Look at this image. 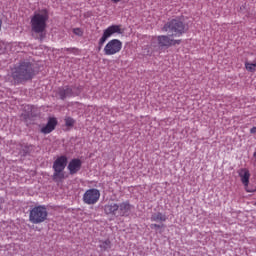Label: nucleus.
I'll use <instances>...</instances> for the list:
<instances>
[{"instance_id":"nucleus-1","label":"nucleus","mask_w":256,"mask_h":256,"mask_svg":"<svg viewBox=\"0 0 256 256\" xmlns=\"http://www.w3.org/2000/svg\"><path fill=\"white\" fill-rule=\"evenodd\" d=\"M35 75V69L31 62H21L12 71V78L15 83H23L25 81H30Z\"/></svg>"},{"instance_id":"nucleus-2","label":"nucleus","mask_w":256,"mask_h":256,"mask_svg":"<svg viewBox=\"0 0 256 256\" xmlns=\"http://www.w3.org/2000/svg\"><path fill=\"white\" fill-rule=\"evenodd\" d=\"M132 207L133 206L129 201H125L120 204L109 202L104 206V213L111 217H127L129 213H131Z\"/></svg>"},{"instance_id":"nucleus-3","label":"nucleus","mask_w":256,"mask_h":256,"mask_svg":"<svg viewBox=\"0 0 256 256\" xmlns=\"http://www.w3.org/2000/svg\"><path fill=\"white\" fill-rule=\"evenodd\" d=\"M47 21H49V12L43 9L39 12H35L30 20L32 33L42 35L47 29Z\"/></svg>"},{"instance_id":"nucleus-4","label":"nucleus","mask_w":256,"mask_h":256,"mask_svg":"<svg viewBox=\"0 0 256 256\" xmlns=\"http://www.w3.org/2000/svg\"><path fill=\"white\" fill-rule=\"evenodd\" d=\"M187 26L180 18H174L164 24L162 31L169 34L170 37H181L185 33Z\"/></svg>"},{"instance_id":"nucleus-5","label":"nucleus","mask_w":256,"mask_h":256,"mask_svg":"<svg viewBox=\"0 0 256 256\" xmlns=\"http://www.w3.org/2000/svg\"><path fill=\"white\" fill-rule=\"evenodd\" d=\"M48 215L47 207L43 205L35 206L30 210L29 221L34 225H39V223H45L47 221Z\"/></svg>"},{"instance_id":"nucleus-6","label":"nucleus","mask_w":256,"mask_h":256,"mask_svg":"<svg viewBox=\"0 0 256 256\" xmlns=\"http://www.w3.org/2000/svg\"><path fill=\"white\" fill-rule=\"evenodd\" d=\"M121 35L123 33V30H121V25H111L107 29L104 30L102 37L98 41V47L101 49L103 45H105V42L109 37H113V35Z\"/></svg>"},{"instance_id":"nucleus-7","label":"nucleus","mask_w":256,"mask_h":256,"mask_svg":"<svg viewBox=\"0 0 256 256\" xmlns=\"http://www.w3.org/2000/svg\"><path fill=\"white\" fill-rule=\"evenodd\" d=\"M101 198V192L97 188H90L83 194V203L86 205H95Z\"/></svg>"},{"instance_id":"nucleus-8","label":"nucleus","mask_w":256,"mask_h":256,"mask_svg":"<svg viewBox=\"0 0 256 256\" xmlns=\"http://www.w3.org/2000/svg\"><path fill=\"white\" fill-rule=\"evenodd\" d=\"M121 49H123V42L119 39H112L105 45L104 55H117V53H121Z\"/></svg>"},{"instance_id":"nucleus-9","label":"nucleus","mask_w":256,"mask_h":256,"mask_svg":"<svg viewBox=\"0 0 256 256\" xmlns=\"http://www.w3.org/2000/svg\"><path fill=\"white\" fill-rule=\"evenodd\" d=\"M156 39L160 47H173L175 45H181V40L172 39L171 35H160L156 37Z\"/></svg>"},{"instance_id":"nucleus-10","label":"nucleus","mask_w":256,"mask_h":256,"mask_svg":"<svg viewBox=\"0 0 256 256\" xmlns=\"http://www.w3.org/2000/svg\"><path fill=\"white\" fill-rule=\"evenodd\" d=\"M56 127H57V118L51 117L48 119L47 124L43 126L40 131L44 135H49V133H53V131H55Z\"/></svg>"},{"instance_id":"nucleus-11","label":"nucleus","mask_w":256,"mask_h":256,"mask_svg":"<svg viewBox=\"0 0 256 256\" xmlns=\"http://www.w3.org/2000/svg\"><path fill=\"white\" fill-rule=\"evenodd\" d=\"M66 167H67V156H60L53 163L54 171H65Z\"/></svg>"},{"instance_id":"nucleus-12","label":"nucleus","mask_w":256,"mask_h":256,"mask_svg":"<svg viewBox=\"0 0 256 256\" xmlns=\"http://www.w3.org/2000/svg\"><path fill=\"white\" fill-rule=\"evenodd\" d=\"M82 162L79 159H72L68 164V171L70 175H75V173L81 170Z\"/></svg>"},{"instance_id":"nucleus-13","label":"nucleus","mask_w":256,"mask_h":256,"mask_svg":"<svg viewBox=\"0 0 256 256\" xmlns=\"http://www.w3.org/2000/svg\"><path fill=\"white\" fill-rule=\"evenodd\" d=\"M238 174L244 187L246 188L249 187V179L251 177V173H249V169L242 168L239 170Z\"/></svg>"},{"instance_id":"nucleus-14","label":"nucleus","mask_w":256,"mask_h":256,"mask_svg":"<svg viewBox=\"0 0 256 256\" xmlns=\"http://www.w3.org/2000/svg\"><path fill=\"white\" fill-rule=\"evenodd\" d=\"M58 95L60 99L65 100L67 97H74L75 95L73 94V89H71L69 86L65 88H60L58 91Z\"/></svg>"},{"instance_id":"nucleus-15","label":"nucleus","mask_w":256,"mask_h":256,"mask_svg":"<svg viewBox=\"0 0 256 256\" xmlns=\"http://www.w3.org/2000/svg\"><path fill=\"white\" fill-rule=\"evenodd\" d=\"M52 179L55 181V183H63V179H65V172L54 170Z\"/></svg>"},{"instance_id":"nucleus-16","label":"nucleus","mask_w":256,"mask_h":256,"mask_svg":"<svg viewBox=\"0 0 256 256\" xmlns=\"http://www.w3.org/2000/svg\"><path fill=\"white\" fill-rule=\"evenodd\" d=\"M150 219H151V221L165 222V221H167V216L161 212H158L156 214H153Z\"/></svg>"},{"instance_id":"nucleus-17","label":"nucleus","mask_w":256,"mask_h":256,"mask_svg":"<svg viewBox=\"0 0 256 256\" xmlns=\"http://www.w3.org/2000/svg\"><path fill=\"white\" fill-rule=\"evenodd\" d=\"M245 68L250 72V73H255L256 71V60L254 62H245Z\"/></svg>"},{"instance_id":"nucleus-18","label":"nucleus","mask_w":256,"mask_h":256,"mask_svg":"<svg viewBox=\"0 0 256 256\" xmlns=\"http://www.w3.org/2000/svg\"><path fill=\"white\" fill-rule=\"evenodd\" d=\"M66 127H73L75 125V120L71 117L65 118Z\"/></svg>"},{"instance_id":"nucleus-19","label":"nucleus","mask_w":256,"mask_h":256,"mask_svg":"<svg viewBox=\"0 0 256 256\" xmlns=\"http://www.w3.org/2000/svg\"><path fill=\"white\" fill-rule=\"evenodd\" d=\"M62 51H67L68 53H73V55H79V49L77 48H64Z\"/></svg>"},{"instance_id":"nucleus-20","label":"nucleus","mask_w":256,"mask_h":256,"mask_svg":"<svg viewBox=\"0 0 256 256\" xmlns=\"http://www.w3.org/2000/svg\"><path fill=\"white\" fill-rule=\"evenodd\" d=\"M73 33H74V35H77L78 37H83V30H81V28H74Z\"/></svg>"},{"instance_id":"nucleus-21","label":"nucleus","mask_w":256,"mask_h":256,"mask_svg":"<svg viewBox=\"0 0 256 256\" xmlns=\"http://www.w3.org/2000/svg\"><path fill=\"white\" fill-rule=\"evenodd\" d=\"M101 247H104L105 249H109V247H111V241L106 240L105 242H103V245H101Z\"/></svg>"},{"instance_id":"nucleus-22","label":"nucleus","mask_w":256,"mask_h":256,"mask_svg":"<svg viewBox=\"0 0 256 256\" xmlns=\"http://www.w3.org/2000/svg\"><path fill=\"white\" fill-rule=\"evenodd\" d=\"M150 227H151L152 229H161V227H164V225H163V224H162V225H159V224H151Z\"/></svg>"},{"instance_id":"nucleus-23","label":"nucleus","mask_w":256,"mask_h":256,"mask_svg":"<svg viewBox=\"0 0 256 256\" xmlns=\"http://www.w3.org/2000/svg\"><path fill=\"white\" fill-rule=\"evenodd\" d=\"M250 133H256V127H252V128L250 129Z\"/></svg>"},{"instance_id":"nucleus-24","label":"nucleus","mask_w":256,"mask_h":256,"mask_svg":"<svg viewBox=\"0 0 256 256\" xmlns=\"http://www.w3.org/2000/svg\"><path fill=\"white\" fill-rule=\"evenodd\" d=\"M112 3H120L121 0H111Z\"/></svg>"},{"instance_id":"nucleus-25","label":"nucleus","mask_w":256,"mask_h":256,"mask_svg":"<svg viewBox=\"0 0 256 256\" xmlns=\"http://www.w3.org/2000/svg\"><path fill=\"white\" fill-rule=\"evenodd\" d=\"M253 157L256 159V151L254 152Z\"/></svg>"}]
</instances>
